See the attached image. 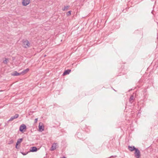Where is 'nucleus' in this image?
I'll return each instance as SVG.
<instances>
[{"label": "nucleus", "mask_w": 158, "mask_h": 158, "mask_svg": "<svg viewBox=\"0 0 158 158\" xmlns=\"http://www.w3.org/2000/svg\"><path fill=\"white\" fill-rule=\"evenodd\" d=\"M30 43L27 40H23V46L25 48H29L30 45Z\"/></svg>", "instance_id": "f257e3e1"}, {"label": "nucleus", "mask_w": 158, "mask_h": 158, "mask_svg": "<svg viewBox=\"0 0 158 158\" xmlns=\"http://www.w3.org/2000/svg\"><path fill=\"white\" fill-rule=\"evenodd\" d=\"M134 154L136 158H140L141 156L140 152L139 150L137 148L135 150Z\"/></svg>", "instance_id": "f03ea898"}, {"label": "nucleus", "mask_w": 158, "mask_h": 158, "mask_svg": "<svg viewBox=\"0 0 158 158\" xmlns=\"http://www.w3.org/2000/svg\"><path fill=\"white\" fill-rule=\"evenodd\" d=\"M39 131L41 132L43 131L44 130V127L43 126L42 123H40L39 125Z\"/></svg>", "instance_id": "7ed1b4c3"}, {"label": "nucleus", "mask_w": 158, "mask_h": 158, "mask_svg": "<svg viewBox=\"0 0 158 158\" xmlns=\"http://www.w3.org/2000/svg\"><path fill=\"white\" fill-rule=\"evenodd\" d=\"M26 127L25 124H23L21 125L19 127V130L21 132H23V130L26 129Z\"/></svg>", "instance_id": "20e7f679"}, {"label": "nucleus", "mask_w": 158, "mask_h": 158, "mask_svg": "<svg viewBox=\"0 0 158 158\" xmlns=\"http://www.w3.org/2000/svg\"><path fill=\"white\" fill-rule=\"evenodd\" d=\"M30 0H23L22 3L23 6H26L30 3Z\"/></svg>", "instance_id": "39448f33"}, {"label": "nucleus", "mask_w": 158, "mask_h": 158, "mask_svg": "<svg viewBox=\"0 0 158 158\" xmlns=\"http://www.w3.org/2000/svg\"><path fill=\"white\" fill-rule=\"evenodd\" d=\"M23 140V138H20L18 139L16 143L15 146V147L16 148H18L17 147L18 145Z\"/></svg>", "instance_id": "423d86ee"}, {"label": "nucleus", "mask_w": 158, "mask_h": 158, "mask_svg": "<svg viewBox=\"0 0 158 158\" xmlns=\"http://www.w3.org/2000/svg\"><path fill=\"white\" fill-rule=\"evenodd\" d=\"M57 145L56 143H54L52 145L51 148L50 149V150L51 151H54L56 148V147Z\"/></svg>", "instance_id": "0eeeda50"}, {"label": "nucleus", "mask_w": 158, "mask_h": 158, "mask_svg": "<svg viewBox=\"0 0 158 158\" xmlns=\"http://www.w3.org/2000/svg\"><path fill=\"white\" fill-rule=\"evenodd\" d=\"M128 149L131 151L132 152L134 150H135L136 149L135 148V147L134 146H128Z\"/></svg>", "instance_id": "6e6552de"}, {"label": "nucleus", "mask_w": 158, "mask_h": 158, "mask_svg": "<svg viewBox=\"0 0 158 158\" xmlns=\"http://www.w3.org/2000/svg\"><path fill=\"white\" fill-rule=\"evenodd\" d=\"M21 74V73H18L16 71H14L13 73H12V75L13 76H19Z\"/></svg>", "instance_id": "1a4fd4ad"}, {"label": "nucleus", "mask_w": 158, "mask_h": 158, "mask_svg": "<svg viewBox=\"0 0 158 158\" xmlns=\"http://www.w3.org/2000/svg\"><path fill=\"white\" fill-rule=\"evenodd\" d=\"M71 70L70 69H68L67 70H65L63 73V75H65L69 74L70 72H71Z\"/></svg>", "instance_id": "9d476101"}, {"label": "nucleus", "mask_w": 158, "mask_h": 158, "mask_svg": "<svg viewBox=\"0 0 158 158\" xmlns=\"http://www.w3.org/2000/svg\"><path fill=\"white\" fill-rule=\"evenodd\" d=\"M31 149H30V151L31 152H35L37 151V148L35 147H33L31 148Z\"/></svg>", "instance_id": "9b49d317"}, {"label": "nucleus", "mask_w": 158, "mask_h": 158, "mask_svg": "<svg viewBox=\"0 0 158 158\" xmlns=\"http://www.w3.org/2000/svg\"><path fill=\"white\" fill-rule=\"evenodd\" d=\"M29 69L28 68L27 69H26L23 70L21 73V74H24L28 72L29 71Z\"/></svg>", "instance_id": "f8f14e48"}, {"label": "nucleus", "mask_w": 158, "mask_h": 158, "mask_svg": "<svg viewBox=\"0 0 158 158\" xmlns=\"http://www.w3.org/2000/svg\"><path fill=\"white\" fill-rule=\"evenodd\" d=\"M134 99V96L133 95H132L129 98V102L132 103L133 102V100Z\"/></svg>", "instance_id": "ddd939ff"}, {"label": "nucleus", "mask_w": 158, "mask_h": 158, "mask_svg": "<svg viewBox=\"0 0 158 158\" xmlns=\"http://www.w3.org/2000/svg\"><path fill=\"white\" fill-rule=\"evenodd\" d=\"M69 6H66L63 8L62 10L63 11H65L67 10L69 8Z\"/></svg>", "instance_id": "4468645a"}, {"label": "nucleus", "mask_w": 158, "mask_h": 158, "mask_svg": "<svg viewBox=\"0 0 158 158\" xmlns=\"http://www.w3.org/2000/svg\"><path fill=\"white\" fill-rule=\"evenodd\" d=\"M19 114H15L14 116H12L14 119L18 118L19 117Z\"/></svg>", "instance_id": "2eb2a0df"}, {"label": "nucleus", "mask_w": 158, "mask_h": 158, "mask_svg": "<svg viewBox=\"0 0 158 158\" xmlns=\"http://www.w3.org/2000/svg\"><path fill=\"white\" fill-rule=\"evenodd\" d=\"M5 60H4L3 61V62L5 64H6L7 63L8 59L6 58H5Z\"/></svg>", "instance_id": "dca6fc26"}, {"label": "nucleus", "mask_w": 158, "mask_h": 158, "mask_svg": "<svg viewBox=\"0 0 158 158\" xmlns=\"http://www.w3.org/2000/svg\"><path fill=\"white\" fill-rule=\"evenodd\" d=\"M13 143H14V140L13 139H11V140H10L9 141L8 144H11Z\"/></svg>", "instance_id": "f3484780"}, {"label": "nucleus", "mask_w": 158, "mask_h": 158, "mask_svg": "<svg viewBox=\"0 0 158 158\" xmlns=\"http://www.w3.org/2000/svg\"><path fill=\"white\" fill-rule=\"evenodd\" d=\"M71 11H68L66 14V15H67V16H69L70 15L71 13Z\"/></svg>", "instance_id": "a211bd4d"}, {"label": "nucleus", "mask_w": 158, "mask_h": 158, "mask_svg": "<svg viewBox=\"0 0 158 158\" xmlns=\"http://www.w3.org/2000/svg\"><path fill=\"white\" fill-rule=\"evenodd\" d=\"M14 119L13 118V117L12 116L11 117V118L10 119L8 120V122L12 121Z\"/></svg>", "instance_id": "6ab92c4d"}, {"label": "nucleus", "mask_w": 158, "mask_h": 158, "mask_svg": "<svg viewBox=\"0 0 158 158\" xmlns=\"http://www.w3.org/2000/svg\"><path fill=\"white\" fill-rule=\"evenodd\" d=\"M37 121H38V118H35V121H34L35 123H36L37 122Z\"/></svg>", "instance_id": "aec40b11"}, {"label": "nucleus", "mask_w": 158, "mask_h": 158, "mask_svg": "<svg viewBox=\"0 0 158 158\" xmlns=\"http://www.w3.org/2000/svg\"><path fill=\"white\" fill-rule=\"evenodd\" d=\"M24 155H25L26 154H25V153H24V154H23Z\"/></svg>", "instance_id": "412c9836"}, {"label": "nucleus", "mask_w": 158, "mask_h": 158, "mask_svg": "<svg viewBox=\"0 0 158 158\" xmlns=\"http://www.w3.org/2000/svg\"><path fill=\"white\" fill-rule=\"evenodd\" d=\"M112 156H110V158H111Z\"/></svg>", "instance_id": "4be33fe9"}]
</instances>
